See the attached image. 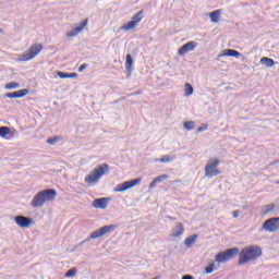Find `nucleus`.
I'll list each match as a JSON object with an SVG mask.
<instances>
[{"label":"nucleus","mask_w":279,"mask_h":279,"mask_svg":"<svg viewBox=\"0 0 279 279\" xmlns=\"http://www.w3.org/2000/svg\"><path fill=\"white\" fill-rule=\"evenodd\" d=\"M133 64H134V60L132 59V54H126V60H125L126 71H132V65Z\"/></svg>","instance_id":"obj_22"},{"label":"nucleus","mask_w":279,"mask_h":279,"mask_svg":"<svg viewBox=\"0 0 279 279\" xmlns=\"http://www.w3.org/2000/svg\"><path fill=\"white\" fill-rule=\"evenodd\" d=\"M182 279H193V276H191V275H185V276L182 277Z\"/></svg>","instance_id":"obj_38"},{"label":"nucleus","mask_w":279,"mask_h":279,"mask_svg":"<svg viewBox=\"0 0 279 279\" xmlns=\"http://www.w3.org/2000/svg\"><path fill=\"white\" fill-rule=\"evenodd\" d=\"M171 160H173V157L169 156V155H165L163 157H161L160 159H157V162H171Z\"/></svg>","instance_id":"obj_30"},{"label":"nucleus","mask_w":279,"mask_h":279,"mask_svg":"<svg viewBox=\"0 0 279 279\" xmlns=\"http://www.w3.org/2000/svg\"><path fill=\"white\" fill-rule=\"evenodd\" d=\"M59 141H62V137H60V136H53V137H51V138H48V140L46 141V143H47L48 145H56V143H59Z\"/></svg>","instance_id":"obj_26"},{"label":"nucleus","mask_w":279,"mask_h":279,"mask_svg":"<svg viewBox=\"0 0 279 279\" xmlns=\"http://www.w3.org/2000/svg\"><path fill=\"white\" fill-rule=\"evenodd\" d=\"M58 75H59V77H61V80L69 78V73L59 72Z\"/></svg>","instance_id":"obj_34"},{"label":"nucleus","mask_w":279,"mask_h":279,"mask_svg":"<svg viewBox=\"0 0 279 279\" xmlns=\"http://www.w3.org/2000/svg\"><path fill=\"white\" fill-rule=\"evenodd\" d=\"M182 234H184V225H182V222H179L171 230L170 236H172V239H178V236H182Z\"/></svg>","instance_id":"obj_15"},{"label":"nucleus","mask_w":279,"mask_h":279,"mask_svg":"<svg viewBox=\"0 0 279 279\" xmlns=\"http://www.w3.org/2000/svg\"><path fill=\"white\" fill-rule=\"evenodd\" d=\"M114 228H116L114 225L101 227L100 229L94 231L89 235V239H100V236L108 234V232H112V230H114Z\"/></svg>","instance_id":"obj_10"},{"label":"nucleus","mask_w":279,"mask_h":279,"mask_svg":"<svg viewBox=\"0 0 279 279\" xmlns=\"http://www.w3.org/2000/svg\"><path fill=\"white\" fill-rule=\"evenodd\" d=\"M217 269L215 263H211L209 266L205 267V274H213Z\"/></svg>","instance_id":"obj_29"},{"label":"nucleus","mask_w":279,"mask_h":279,"mask_svg":"<svg viewBox=\"0 0 279 279\" xmlns=\"http://www.w3.org/2000/svg\"><path fill=\"white\" fill-rule=\"evenodd\" d=\"M264 230L266 232H278L279 230V217L277 218H270L266 220L263 225Z\"/></svg>","instance_id":"obj_9"},{"label":"nucleus","mask_w":279,"mask_h":279,"mask_svg":"<svg viewBox=\"0 0 279 279\" xmlns=\"http://www.w3.org/2000/svg\"><path fill=\"white\" fill-rule=\"evenodd\" d=\"M196 241H197V234L190 235L184 240V245H186V247H193Z\"/></svg>","instance_id":"obj_19"},{"label":"nucleus","mask_w":279,"mask_h":279,"mask_svg":"<svg viewBox=\"0 0 279 279\" xmlns=\"http://www.w3.org/2000/svg\"><path fill=\"white\" fill-rule=\"evenodd\" d=\"M56 195H58L56 190H43L33 197L31 206L33 208H43L47 202H53Z\"/></svg>","instance_id":"obj_1"},{"label":"nucleus","mask_w":279,"mask_h":279,"mask_svg":"<svg viewBox=\"0 0 279 279\" xmlns=\"http://www.w3.org/2000/svg\"><path fill=\"white\" fill-rule=\"evenodd\" d=\"M143 21V10L132 16L131 21L121 26L122 32H130L134 29Z\"/></svg>","instance_id":"obj_7"},{"label":"nucleus","mask_w":279,"mask_h":279,"mask_svg":"<svg viewBox=\"0 0 279 279\" xmlns=\"http://www.w3.org/2000/svg\"><path fill=\"white\" fill-rule=\"evenodd\" d=\"M71 77H77V73H69L68 78H71Z\"/></svg>","instance_id":"obj_36"},{"label":"nucleus","mask_w":279,"mask_h":279,"mask_svg":"<svg viewBox=\"0 0 279 279\" xmlns=\"http://www.w3.org/2000/svg\"><path fill=\"white\" fill-rule=\"evenodd\" d=\"M195 47H197V43L189 41L178 50V53L179 56H185V53H189V51H194Z\"/></svg>","instance_id":"obj_12"},{"label":"nucleus","mask_w":279,"mask_h":279,"mask_svg":"<svg viewBox=\"0 0 279 279\" xmlns=\"http://www.w3.org/2000/svg\"><path fill=\"white\" fill-rule=\"evenodd\" d=\"M239 254V247L229 248L227 251L220 252L215 256L216 263H228V260H232L234 256Z\"/></svg>","instance_id":"obj_6"},{"label":"nucleus","mask_w":279,"mask_h":279,"mask_svg":"<svg viewBox=\"0 0 279 279\" xmlns=\"http://www.w3.org/2000/svg\"><path fill=\"white\" fill-rule=\"evenodd\" d=\"M168 219H171V221H175V218L173 217H168Z\"/></svg>","instance_id":"obj_39"},{"label":"nucleus","mask_w":279,"mask_h":279,"mask_svg":"<svg viewBox=\"0 0 279 279\" xmlns=\"http://www.w3.org/2000/svg\"><path fill=\"white\" fill-rule=\"evenodd\" d=\"M92 206L94 208H100L101 210L108 208V198L102 197V198H96L94 199Z\"/></svg>","instance_id":"obj_17"},{"label":"nucleus","mask_w":279,"mask_h":279,"mask_svg":"<svg viewBox=\"0 0 279 279\" xmlns=\"http://www.w3.org/2000/svg\"><path fill=\"white\" fill-rule=\"evenodd\" d=\"M232 215H233L234 219H236V217H239V210H234V211L232 213Z\"/></svg>","instance_id":"obj_37"},{"label":"nucleus","mask_w":279,"mask_h":279,"mask_svg":"<svg viewBox=\"0 0 279 279\" xmlns=\"http://www.w3.org/2000/svg\"><path fill=\"white\" fill-rule=\"evenodd\" d=\"M274 208H276V206L274 204H269L266 206L265 213H271V210H274Z\"/></svg>","instance_id":"obj_33"},{"label":"nucleus","mask_w":279,"mask_h":279,"mask_svg":"<svg viewBox=\"0 0 279 279\" xmlns=\"http://www.w3.org/2000/svg\"><path fill=\"white\" fill-rule=\"evenodd\" d=\"M221 162L217 158H211L207 161L205 166L206 178H215L216 175H221V170L217 169Z\"/></svg>","instance_id":"obj_4"},{"label":"nucleus","mask_w":279,"mask_h":279,"mask_svg":"<svg viewBox=\"0 0 279 279\" xmlns=\"http://www.w3.org/2000/svg\"><path fill=\"white\" fill-rule=\"evenodd\" d=\"M263 256V251L258 246H248L243 248L239 254V265H247L252 260H256Z\"/></svg>","instance_id":"obj_2"},{"label":"nucleus","mask_w":279,"mask_h":279,"mask_svg":"<svg viewBox=\"0 0 279 279\" xmlns=\"http://www.w3.org/2000/svg\"><path fill=\"white\" fill-rule=\"evenodd\" d=\"M0 136L5 141H12L14 138V132L8 126H0Z\"/></svg>","instance_id":"obj_14"},{"label":"nucleus","mask_w":279,"mask_h":279,"mask_svg":"<svg viewBox=\"0 0 279 279\" xmlns=\"http://www.w3.org/2000/svg\"><path fill=\"white\" fill-rule=\"evenodd\" d=\"M44 46L43 44H34L32 45L25 52L22 53L21 56V61L22 62H29V60H34L40 51H43Z\"/></svg>","instance_id":"obj_5"},{"label":"nucleus","mask_w":279,"mask_h":279,"mask_svg":"<svg viewBox=\"0 0 279 279\" xmlns=\"http://www.w3.org/2000/svg\"><path fill=\"white\" fill-rule=\"evenodd\" d=\"M169 178V175L167 174H161L157 178H155L150 184H149V189H154V186H156V184H158L159 182H163V180H167Z\"/></svg>","instance_id":"obj_18"},{"label":"nucleus","mask_w":279,"mask_h":279,"mask_svg":"<svg viewBox=\"0 0 279 279\" xmlns=\"http://www.w3.org/2000/svg\"><path fill=\"white\" fill-rule=\"evenodd\" d=\"M14 221L19 228H29L31 226H34V220L25 216H16Z\"/></svg>","instance_id":"obj_11"},{"label":"nucleus","mask_w":279,"mask_h":279,"mask_svg":"<svg viewBox=\"0 0 279 279\" xmlns=\"http://www.w3.org/2000/svg\"><path fill=\"white\" fill-rule=\"evenodd\" d=\"M77 274V268H71L70 270H68L65 272V278H74V276H76Z\"/></svg>","instance_id":"obj_27"},{"label":"nucleus","mask_w":279,"mask_h":279,"mask_svg":"<svg viewBox=\"0 0 279 279\" xmlns=\"http://www.w3.org/2000/svg\"><path fill=\"white\" fill-rule=\"evenodd\" d=\"M183 128L187 131L195 130V122L186 121L183 123Z\"/></svg>","instance_id":"obj_25"},{"label":"nucleus","mask_w":279,"mask_h":279,"mask_svg":"<svg viewBox=\"0 0 279 279\" xmlns=\"http://www.w3.org/2000/svg\"><path fill=\"white\" fill-rule=\"evenodd\" d=\"M260 63H262V64H266V66H268V68H271V66H274V64H276V62L274 61V59L268 58V57H263V58L260 59Z\"/></svg>","instance_id":"obj_21"},{"label":"nucleus","mask_w":279,"mask_h":279,"mask_svg":"<svg viewBox=\"0 0 279 279\" xmlns=\"http://www.w3.org/2000/svg\"><path fill=\"white\" fill-rule=\"evenodd\" d=\"M28 94H29L28 89H20L17 92H15V97H16V99H21V98L25 97Z\"/></svg>","instance_id":"obj_23"},{"label":"nucleus","mask_w":279,"mask_h":279,"mask_svg":"<svg viewBox=\"0 0 279 279\" xmlns=\"http://www.w3.org/2000/svg\"><path fill=\"white\" fill-rule=\"evenodd\" d=\"M19 86H21L19 83L11 82L5 85V88L7 90H14V88H19Z\"/></svg>","instance_id":"obj_28"},{"label":"nucleus","mask_w":279,"mask_h":279,"mask_svg":"<svg viewBox=\"0 0 279 279\" xmlns=\"http://www.w3.org/2000/svg\"><path fill=\"white\" fill-rule=\"evenodd\" d=\"M240 58L241 52L234 50V49H225L222 50L221 54L218 56V58Z\"/></svg>","instance_id":"obj_16"},{"label":"nucleus","mask_w":279,"mask_h":279,"mask_svg":"<svg viewBox=\"0 0 279 279\" xmlns=\"http://www.w3.org/2000/svg\"><path fill=\"white\" fill-rule=\"evenodd\" d=\"M88 65L86 63H83L80 68L78 71L80 73H82V71H84V69H86Z\"/></svg>","instance_id":"obj_35"},{"label":"nucleus","mask_w":279,"mask_h":279,"mask_svg":"<svg viewBox=\"0 0 279 279\" xmlns=\"http://www.w3.org/2000/svg\"><path fill=\"white\" fill-rule=\"evenodd\" d=\"M136 184H141V178L123 182L117 185L114 191L116 193H123V191H130V189H134Z\"/></svg>","instance_id":"obj_8"},{"label":"nucleus","mask_w":279,"mask_h":279,"mask_svg":"<svg viewBox=\"0 0 279 279\" xmlns=\"http://www.w3.org/2000/svg\"><path fill=\"white\" fill-rule=\"evenodd\" d=\"M184 93H185V97H191V95H193V85H191L190 83H186Z\"/></svg>","instance_id":"obj_24"},{"label":"nucleus","mask_w":279,"mask_h":279,"mask_svg":"<svg viewBox=\"0 0 279 279\" xmlns=\"http://www.w3.org/2000/svg\"><path fill=\"white\" fill-rule=\"evenodd\" d=\"M5 97H8V99H16V92L8 93L5 94Z\"/></svg>","instance_id":"obj_31"},{"label":"nucleus","mask_w":279,"mask_h":279,"mask_svg":"<svg viewBox=\"0 0 279 279\" xmlns=\"http://www.w3.org/2000/svg\"><path fill=\"white\" fill-rule=\"evenodd\" d=\"M211 19V23H219V19L221 16V10H216L209 14Z\"/></svg>","instance_id":"obj_20"},{"label":"nucleus","mask_w":279,"mask_h":279,"mask_svg":"<svg viewBox=\"0 0 279 279\" xmlns=\"http://www.w3.org/2000/svg\"><path fill=\"white\" fill-rule=\"evenodd\" d=\"M109 169L110 166H108V163H102L101 166L97 167L92 171L89 175L85 178L86 184L99 182V178H101V175H105V173H108Z\"/></svg>","instance_id":"obj_3"},{"label":"nucleus","mask_w":279,"mask_h":279,"mask_svg":"<svg viewBox=\"0 0 279 279\" xmlns=\"http://www.w3.org/2000/svg\"><path fill=\"white\" fill-rule=\"evenodd\" d=\"M206 130H208V124H203L202 126H199V128L196 130V132L199 133V132H204V131H206Z\"/></svg>","instance_id":"obj_32"},{"label":"nucleus","mask_w":279,"mask_h":279,"mask_svg":"<svg viewBox=\"0 0 279 279\" xmlns=\"http://www.w3.org/2000/svg\"><path fill=\"white\" fill-rule=\"evenodd\" d=\"M87 25L88 20H84L83 22H81L80 26H76L72 28L71 32L66 33L68 38H73V36H77V34H80V32H82Z\"/></svg>","instance_id":"obj_13"}]
</instances>
